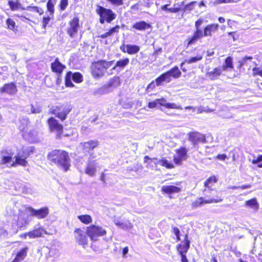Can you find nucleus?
<instances>
[{"label": "nucleus", "instance_id": "nucleus-1", "mask_svg": "<svg viewBox=\"0 0 262 262\" xmlns=\"http://www.w3.org/2000/svg\"><path fill=\"white\" fill-rule=\"evenodd\" d=\"M204 23L203 18L200 17L194 23L195 31L192 36L188 37L186 40V46L194 45L198 40L205 37H211L213 33L219 29L218 24H210L206 25L202 30L201 26Z\"/></svg>", "mask_w": 262, "mask_h": 262}, {"label": "nucleus", "instance_id": "nucleus-2", "mask_svg": "<svg viewBox=\"0 0 262 262\" xmlns=\"http://www.w3.org/2000/svg\"><path fill=\"white\" fill-rule=\"evenodd\" d=\"M47 159L51 164H54L68 171L71 166V159L69 152L64 150L55 149L49 151Z\"/></svg>", "mask_w": 262, "mask_h": 262}, {"label": "nucleus", "instance_id": "nucleus-3", "mask_svg": "<svg viewBox=\"0 0 262 262\" xmlns=\"http://www.w3.org/2000/svg\"><path fill=\"white\" fill-rule=\"evenodd\" d=\"M114 61L99 60L93 62L91 66V73L93 77L98 79L103 76L107 70L112 66Z\"/></svg>", "mask_w": 262, "mask_h": 262}, {"label": "nucleus", "instance_id": "nucleus-4", "mask_svg": "<svg viewBox=\"0 0 262 262\" xmlns=\"http://www.w3.org/2000/svg\"><path fill=\"white\" fill-rule=\"evenodd\" d=\"M72 110V106L70 104L68 103H60L53 106L50 110V113L54 115L61 121H63L67 119Z\"/></svg>", "mask_w": 262, "mask_h": 262}, {"label": "nucleus", "instance_id": "nucleus-5", "mask_svg": "<svg viewBox=\"0 0 262 262\" xmlns=\"http://www.w3.org/2000/svg\"><path fill=\"white\" fill-rule=\"evenodd\" d=\"M190 247V241L189 240L188 234H185L184 239L176 246L178 253L181 257V262H189L186 253L188 252Z\"/></svg>", "mask_w": 262, "mask_h": 262}, {"label": "nucleus", "instance_id": "nucleus-6", "mask_svg": "<svg viewBox=\"0 0 262 262\" xmlns=\"http://www.w3.org/2000/svg\"><path fill=\"white\" fill-rule=\"evenodd\" d=\"M96 12L99 15V22L101 24L105 22L110 24L116 17V14L111 9L101 6H98Z\"/></svg>", "mask_w": 262, "mask_h": 262}, {"label": "nucleus", "instance_id": "nucleus-7", "mask_svg": "<svg viewBox=\"0 0 262 262\" xmlns=\"http://www.w3.org/2000/svg\"><path fill=\"white\" fill-rule=\"evenodd\" d=\"M47 123L49 131L55 133L56 139H60L63 136L64 127L58 120L53 117H50L48 119Z\"/></svg>", "mask_w": 262, "mask_h": 262}, {"label": "nucleus", "instance_id": "nucleus-8", "mask_svg": "<svg viewBox=\"0 0 262 262\" xmlns=\"http://www.w3.org/2000/svg\"><path fill=\"white\" fill-rule=\"evenodd\" d=\"M206 198H207L206 199H205L203 196L198 198L191 203V208L195 209L204 204L217 203L221 202L223 200V198L219 194L218 192H217V194L214 196L210 198L206 195Z\"/></svg>", "mask_w": 262, "mask_h": 262}, {"label": "nucleus", "instance_id": "nucleus-9", "mask_svg": "<svg viewBox=\"0 0 262 262\" xmlns=\"http://www.w3.org/2000/svg\"><path fill=\"white\" fill-rule=\"evenodd\" d=\"M80 146L82 152L85 156L89 155V159L95 158L93 151L99 147V142L97 140H90L85 142H81Z\"/></svg>", "mask_w": 262, "mask_h": 262}, {"label": "nucleus", "instance_id": "nucleus-10", "mask_svg": "<svg viewBox=\"0 0 262 262\" xmlns=\"http://www.w3.org/2000/svg\"><path fill=\"white\" fill-rule=\"evenodd\" d=\"M86 233L90 239L96 241L99 236L106 234V231L101 226L91 225L86 227Z\"/></svg>", "mask_w": 262, "mask_h": 262}, {"label": "nucleus", "instance_id": "nucleus-11", "mask_svg": "<svg viewBox=\"0 0 262 262\" xmlns=\"http://www.w3.org/2000/svg\"><path fill=\"white\" fill-rule=\"evenodd\" d=\"M69 27L67 29V34L72 38L77 36L78 30L80 28L79 17L74 16L68 22Z\"/></svg>", "mask_w": 262, "mask_h": 262}, {"label": "nucleus", "instance_id": "nucleus-12", "mask_svg": "<svg viewBox=\"0 0 262 262\" xmlns=\"http://www.w3.org/2000/svg\"><path fill=\"white\" fill-rule=\"evenodd\" d=\"M72 79L76 83H80L83 80L82 75L78 72L72 73L71 71L66 73L64 77V83L66 87L73 88L74 86L72 82Z\"/></svg>", "mask_w": 262, "mask_h": 262}, {"label": "nucleus", "instance_id": "nucleus-13", "mask_svg": "<svg viewBox=\"0 0 262 262\" xmlns=\"http://www.w3.org/2000/svg\"><path fill=\"white\" fill-rule=\"evenodd\" d=\"M187 136L188 140L193 146L207 143L206 135L198 131L190 132L188 133Z\"/></svg>", "mask_w": 262, "mask_h": 262}, {"label": "nucleus", "instance_id": "nucleus-14", "mask_svg": "<svg viewBox=\"0 0 262 262\" xmlns=\"http://www.w3.org/2000/svg\"><path fill=\"white\" fill-rule=\"evenodd\" d=\"M74 238L78 245L85 246L88 244L89 240L86 230L84 231L81 228H76L74 231Z\"/></svg>", "mask_w": 262, "mask_h": 262}, {"label": "nucleus", "instance_id": "nucleus-15", "mask_svg": "<svg viewBox=\"0 0 262 262\" xmlns=\"http://www.w3.org/2000/svg\"><path fill=\"white\" fill-rule=\"evenodd\" d=\"M175 152L177 156L173 157V160L175 164L177 165H181L182 161L188 158V149L184 146H181L176 149Z\"/></svg>", "mask_w": 262, "mask_h": 262}, {"label": "nucleus", "instance_id": "nucleus-16", "mask_svg": "<svg viewBox=\"0 0 262 262\" xmlns=\"http://www.w3.org/2000/svg\"><path fill=\"white\" fill-rule=\"evenodd\" d=\"M66 69V65L62 64L58 57H56L51 63V69L53 73L56 74L58 79H60L64 70Z\"/></svg>", "mask_w": 262, "mask_h": 262}, {"label": "nucleus", "instance_id": "nucleus-17", "mask_svg": "<svg viewBox=\"0 0 262 262\" xmlns=\"http://www.w3.org/2000/svg\"><path fill=\"white\" fill-rule=\"evenodd\" d=\"M30 155V151L26 150H23L20 156L16 155L14 157L15 161L11 164V166L15 167L17 165L26 166L28 164L27 159L29 157Z\"/></svg>", "mask_w": 262, "mask_h": 262}, {"label": "nucleus", "instance_id": "nucleus-18", "mask_svg": "<svg viewBox=\"0 0 262 262\" xmlns=\"http://www.w3.org/2000/svg\"><path fill=\"white\" fill-rule=\"evenodd\" d=\"M17 87L14 82H8L0 87V93L14 95L17 92Z\"/></svg>", "mask_w": 262, "mask_h": 262}, {"label": "nucleus", "instance_id": "nucleus-19", "mask_svg": "<svg viewBox=\"0 0 262 262\" xmlns=\"http://www.w3.org/2000/svg\"><path fill=\"white\" fill-rule=\"evenodd\" d=\"M28 210L31 212L32 216H35L38 219L45 218L49 214V209L47 207L41 208L39 209H35L31 207L28 208Z\"/></svg>", "mask_w": 262, "mask_h": 262}, {"label": "nucleus", "instance_id": "nucleus-20", "mask_svg": "<svg viewBox=\"0 0 262 262\" xmlns=\"http://www.w3.org/2000/svg\"><path fill=\"white\" fill-rule=\"evenodd\" d=\"M120 49L122 52L127 53L129 55L137 54L140 50V48L139 46L130 44H122L120 46Z\"/></svg>", "mask_w": 262, "mask_h": 262}, {"label": "nucleus", "instance_id": "nucleus-21", "mask_svg": "<svg viewBox=\"0 0 262 262\" xmlns=\"http://www.w3.org/2000/svg\"><path fill=\"white\" fill-rule=\"evenodd\" d=\"M181 191V187L174 185H163L161 188L162 193L168 195L170 198H171L170 196L171 194L179 193Z\"/></svg>", "mask_w": 262, "mask_h": 262}, {"label": "nucleus", "instance_id": "nucleus-22", "mask_svg": "<svg viewBox=\"0 0 262 262\" xmlns=\"http://www.w3.org/2000/svg\"><path fill=\"white\" fill-rule=\"evenodd\" d=\"M96 160L92 161L91 159H89L85 166L84 171L85 173L89 176H94L96 172Z\"/></svg>", "mask_w": 262, "mask_h": 262}, {"label": "nucleus", "instance_id": "nucleus-23", "mask_svg": "<svg viewBox=\"0 0 262 262\" xmlns=\"http://www.w3.org/2000/svg\"><path fill=\"white\" fill-rule=\"evenodd\" d=\"M121 84V79L119 76H115L111 78L109 81L104 85L105 89H116Z\"/></svg>", "mask_w": 262, "mask_h": 262}, {"label": "nucleus", "instance_id": "nucleus-24", "mask_svg": "<svg viewBox=\"0 0 262 262\" xmlns=\"http://www.w3.org/2000/svg\"><path fill=\"white\" fill-rule=\"evenodd\" d=\"M46 231L42 228H36L25 234V237L27 235L30 238L41 237L44 234H46Z\"/></svg>", "mask_w": 262, "mask_h": 262}, {"label": "nucleus", "instance_id": "nucleus-25", "mask_svg": "<svg viewBox=\"0 0 262 262\" xmlns=\"http://www.w3.org/2000/svg\"><path fill=\"white\" fill-rule=\"evenodd\" d=\"M156 100L157 101L158 105L159 104L160 106H164L166 108L177 110L182 109V107L180 105H177L174 103H166V99L163 97L157 99Z\"/></svg>", "mask_w": 262, "mask_h": 262}, {"label": "nucleus", "instance_id": "nucleus-26", "mask_svg": "<svg viewBox=\"0 0 262 262\" xmlns=\"http://www.w3.org/2000/svg\"><path fill=\"white\" fill-rule=\"evenodd\" d=\"M223 70L221 67L214 68L212 70L206 72V76L211 80L216 79L222 74Z\"/></svg>", "mask_w": 262, "mask_h": 262}, {"label": "nucleus", "instance_id": "nucleus-27", "mask_svg": "<svg viewBox=\"0 0 262 262\" xmlns=\"http://www.w3.org/2000/svg\"><path fill=\"white\" fill-rule=\"evenodd\" d=\"M218 181V178L215 175H212L209 177L204 183V186L205 189L204 192L207 189L209 190H212V187L216 184Z\"/></svg>", "mask_w": 262, "mask_h": 262}, {"label": "nucleus", "instance_id": "nucleus-28", "mask_svg": "<svg viewBox=\"0 0 262 262\" xmlns=\"http://www.w3.org/2000/svg\"><path fill=\"white\" fill-rule=\"evenodd\" d=\"M132 28L138 31H144L147 29H151L152 26L150 23L142 20L134 24Z\"/></svg>", "mask_w": 262, "mask_h": 262}, {"label": "nucleus", "instance_id": "nucleus-29", "mask_svg": "<svg viewBox=\"0 0 262 262\" xmlns=\"http://www.w3.org/2000/svg\"><path fill=\"white\" fill-rule=\"evenodd\" d=\"M166 73L168 75L169 78L172 77L174 79H178L182 75V72L177 66H174L173 68L166 71Z\"/></svg>", "mask_w": 262, "mask_h": 262}, {"label": "nucleus", "instance_id": "nucleus-30", "mask_svg": "<svg viewBox=\"0 0 262 262\" xmlns=\"http://www.w3.org/2000/svg\"><path fill=\"white\" fill-rule=\"evenodd\" d=\"M171 81V78H169L168 75L166 74V72L161 74L155 79L157 86L161 85L164 82L169 83Z\"/></svg>", "mask_w": 262, "mask_h": 262}, {"label": "nucleus", "instance_id": "nucleus-31", "mask_svg": "<svg viewBox=\"0 0 262 262\" xmlns=\"http://www.w3.org/2000/svg\"><path fill=\"white\" fill-rule=\"evenodd\" d=\"M169 5V4H165L162 6L161 7V9L163 11L171 13H176L183 10V9L180 6H179L178 7H176V4H174L173 7L172 8H168V6Z\"/></svg>", "mask_w": 262, "mask_h": 262}, {"label": "nucleus", "instance_id": "nucleus-32", "mask_svg": "<svg viewBox=\"0 0 262 262\" xmlns=\"http://www.w3.org/2000/svg\"><path fill=\"white\" fill-rule=\"evenodd\" d=\"M223 71H227L234 68L233 58L228 56L224 60V64L221 67Z\"/></svg>", "mask_w": 262, "mask_h": 262}, {"label": "nucleus", "instance_id": "nucleus-33", "mask_svg": "<svg viewBox=\"0 0 262 262\" xmlns=\"http://www.w3.org/2000/svg\"><path fill=\"white\" fill-rule=\"evenodd\" d=\"M203 59V55L202 54H198L194 57H191L189 59H185L180 63V67H182L185 63L191 64L192 63L197 62Z\"/></svg>", "mask_w": 262, "mask_h": 262}, {"label": "nucleus", "instance_id": "nucleus-34", "mask_svg": "<svg viewBox=\"0 0 262 262\" xmlns=\"http://www.w3.org/2000/svg\"><path fill=\"white\" fill-rule=\"evenodd\" d=\"M8 5L10 7V9L12 11H16L19 9L24 10L26 8L22 7L21 4L19 3L18 0H16L15 2L12 1H8Z\"/></svg>", "mask_w": 262, "mask_h": 262}, {"label": "nucleus", "instance_id": "nucleus-35", "mask_svg": "<svg viewBox=\"0 0 262 262\" xmlns=\"http://www.w3.org/2000/svg\"><path fill=\"white\" fill-rule=\"evenodd\" d=\"M120 28V26L116 25L115 27L110 28L107 32L101 34L99 36V37L101 38H106L107 37L112 35L114 33H118Z\"/></svg>", "mask_w": 262, "mask_h": 262}, {"label": "nucleus", "instance_id": "nucleus-36", "mask_svg": "<svg viewBox=\"0 0 262 262\" xmlns=\"http://www.w3.org/2000/svg\"><path fill=\"white\" fill-rule=\"evenodd\" d=\"M2 152L7 154V155H2L1 157L2 164L5 165L11 162L13 156L12 153L8 152L7 150L3 151Z\"/></svg>", "mask_w": 262, "mask_h": 262}, {"label": "nucleus", "instance_id": "nucleus-37", "mask_svg": "<svg viewBox=\"0 0 262 262\" xmlns=\"http://www.w3.org/2000/svg\"><path fill=\"white\" fill-rule=\"evenodd\" d=\"M129 62V60L128 58H125L122 59L118 60L115 66L112 68V70H115L116 68H119V69H123L128 64Z\"/></svg>", "mask_w": 262, "mask_h": 262}, {"label": "nucleus", "instance_id": "nucleus-38", "mask_svg": "<svg viewBox=\"0 0 262 262\" xmlns=\"http://www.w3.org/2000/svg\"><path fill=\"white\" fill-rule=\"evenodd\" d=\"M246 206H249L254 210H257L259 208V204L256 198H252L245 202Z\"/></svg>", "mask_w": 262, "mask_h": 262}, {"label": "nucleus", "instance_id": "nucleus-39", "mask_svg": "<svg viewBox=\"0 0 262 262\" xmlns=\"http://www.w3.org/2000/svg\"><path fill=\"white\" fill-rule=\"evenodd\" d=\"M144 162L147 164V167L152 166V164L157 165L158 164V159L157 158H150L148 156H145L144 157Z\"/></svg>", "mask_w": 262, "mask_h": 262}, {"label": "nucleus", "instance_id": "nucleus-40", "mask_svg": "<svg viewBox=\"0 0 262 262\" xmlns=\"http://www.w3.org/2000/svg\"><path fill=\"white\" fill-rule=\"evenodd\" d=\"M158 162L162 166L165 167L167 169H172L174 167V165L165 158H162L159 161L158 160Z\"/></svg>", "mask_w": 262, "mask_h": 262}, {"label": "nucleus", "instance_id": "nucleus-41", "mask_svg": "<svg viewBox=\"0 0 262 262\" xmlns=\"http://www.w3.org/2000/svg\"><path fill=\"white\" fill-rule=\"evenodd\" d=\"M78 219L85 225H88L93 221L92 217L89 214L80 215L78 216Z\"/></svg>", "mask_w": 262, "mask_h": 262}, {"label": "nucleus", "instance_id": "nucleus-42", "mask_svg": "<svg viewBox=\"0 0 262 262\" xmlns=\"http://www.w3.org/2000/svg\"><path fill=\"white\" fill-rule=\"evenodd\" d=\"M55 2L53 0H48L47 3V10L49 12L50 15L53 17L55 12Z\"/></svg>", "mask_w": 262, "mask_h": 262}, {"label": "nucleus", "instance_id": "nucleus-43", "mask_svg": "<svg viewBox=\"0 0 262 262\" xmlns=\"http://www.w3.org/2000/svg\"><path fill=\"white\" fill-rule=\"evenodd\" d=\"M6 24L7 28L13 31L17 30V26L16 25L15 21L10 18H8L6 19Z\"/></svg>", "mask_w": 262, "mask_h": 262}, {"label": "nucleus", "instance_id": "nucleus-44", "mask_svg": "<svg viewBox=\"0 0 262 262\" xmlns=\"http://www.w3.org/2000/svg\"><path fill=\"white\" fill-rule=\"evenodd\" d=\"M26 10L35 11L36 12L38 13L40 15H42L43 13V10L41 8L37 6H28L26 8Z\"/></svg>", "mask_w": 262, "mask_h": 262}, {"label": "nucleus", "instance_id": "nucleus-45", "mask_svg": "<svg viewBox=\"0 0 262 262\" xmlns=\"http://www.w3.org/2000/svg\"><path fill=\"white\" fill-rule=\"evenodd\" d=\"M68 0H60L58 7L60 11L65 10L68 6Z\"/></svg>", "mask_w": 262, "mask_h": 262}, {"label": "nucleus", "instance_id": "nucleus-46", "mask_svg": "<svg viewBox=\"0 0 262 262\" xmlns=\"http://www.w3.org/2000/svg\"><path fill=\"white\" fill-rule=\"evenodd\" d=\"M53 17H52V16L50 17L49 16H43L42 17V29H46L48 24H49V23L50 21V20L51 19V18H52Z\"/></svg>", "mask_w": 262, "mask_h": 262}, {"label": "nucleus", "instance_id": "nucleus-47", "mask_svg": "<svg viewBox=\"0 0 262 262\" xmlns=\"http://www.w3.org/2000/svg\"><path fill=\"white\" fill-rule=\"evenodd\" d=\"M172 232L176 236V241H180V229L176 226L172 227Z\"/></svg>", "mask_w": 262, "mask_h": 262}, {"label": "nucleus", "instance_id": "nucleus-48", "mask_svg": "<svg viewBox=\"0 0 262 262\" xmlns=\"http://www.w3.org/2000/svg\"><path fill=\"white\" fill-rule=\"evenodd\" d=\"M196 3V1H192L187 4L185 7V9L189 11H192L194 9V5Z\"/></svg>", "mask_w": 262, "mask_h": 262}, {"label": "nucleus", "instance_id": "nucleus-49", "mask_svg": "<svg viewBox=\"0 0 262 262\" xmlns=\"http://www.w3.org/2000/svg\"><path fill=\"white\" fill-rule=\"evenodd\" d=\"M239 1L240 0H216L215 3L217 4H220L223 3H234Z\"/></svg>", "mask_w": 262, "mask_h": 262}, {"label": "nucleus", "instance_id": "nucleus-50", "mask_svg": "<svg viewBox=\"0 0 262 262\" xmlns=\"http://www.w3.org/2000/svg\"><path fill=\"white\" fill-rule=\"evenodd\" d=\"M262 69L259 67H254L252 69V75L253 76H259Z\"/></svg>", "mask_w": 262, "mask_h": 262}, {"label": "nucleus", "instance_id": "nucleus-51", "mask_svg": "<svg viewBox=\"0 0 262 262\" xmlns=\"http://www.w3.org/2000/svg\"><path fill=\"white\" fill-rule=\"evenodd\" d=\"M157 105L158 104L156 99L154 101L148 102L147 104V107L149 108H154L156 107Z\"/></svg>", "mask_w": 262, "mask_h": 262}, {"label": "nucleus", "instance_id": "nucleus-52", "mask_svg": "<svg viewBox=\"0 0 262 262\" xmlns=\"http://www.w3.org/2000/svg\"><path fill=\"white\" fill-rule=\"evenodd\" d=\"M261 161H262V155H259L257 156L256 158H254L251 161V163L252 164H256Z\"/></svg>", "mask_w": 262, "mask_h": 262}, {"label": "nucleus", "instance_id": "nucleus-53", "mask_svg": "<svg viewBox=\"0 0 262 262\" xmlns=\"http://www.w3.org/2000/svg\"><path fill=\"white\" fill-rule=\"evenodd\" d=\"M156 85V82H155V80H152L150 83H149L147 86V88H146V90H152L153 89H154L155 88Z\"/></svg>", "mask_w": 262, "mask_h": 262}, {"label": "nucleus", "instance_id": "nucleus-54", "mask_svg": "<svg viewBox=\"0 0 262 262\" xmlns=\"http://www.w3.org/2000/svg\"><path fill=\"white\" fill-rule=\"evenodd\" d=\"M31 112L33 114H38L41 112V109L39 107L35 108L33 105H31Z\"/></svg>", "mask_w": 262, "mask_h": 262}, {"label": "nucleus", "instance_id": "nucleus-55", "mask_svg": "<svg viewBox=\"0 0 262 262\" xmlns=\"http://www.w3.org/2000/svg\"><path fill=\"white\" fill-rule=\"evenodd\" d=\"M162 52V48H159L158 49L155 50L153 53L152 55L156 58L159 54H161Z\"/></svg>", "mask_w": 262, "mask_h": 262}, {"label": "nucleus", "instance_id": "nucleus-56", "mask_svg": "<svg viewBox=\"0 0 262 262\" xmlns=\"http://www.w3.org/2000/svg\"><path fill=\"white\" fill-rule=\"evenodd\" d=\"M216 158L219 160L222 161H225L226 159H227V157L226 155L223 154H219L216 156Z\"/></svg>", "mask_w": 262, "mask_h": 262}, {"label": "nucleus", "instance_id": "nucleus-57", "mask_svg": "<svg viewBox=\"0 0 262 262\" xmlns=\"http://www.w3.org/2000/svg\"><path fill=\"white\" fill-rule=\"evenodd\" d=\"M251 185L250 184H245L238 187H234L233 188H239L241 189H246L251 188Z\"/></svg>", "mask_w": 262, "mask_h": 262}, {"label": "nucleus", "instance_id": "nucleus-58", "mask_svg": "<svg viewBox=\"0 0 262 262\" xmlns=\"http://www.w3.org/2000/svg\"><path fill=\"white\" fill-rule=\"evenodd\" d=\"M128 247L127 246H126L124 248H123L122 250V254L123 257H126V255L128 253Z\"/></svg>", "mask_w": 262, "mask_h": 262}, {"label": "nucleus", "instance_id": "nucleus-59", "mask_svg": "<svg viewBox=\"0 0 262 262\" xmlns=\"http://www.w3.org/2000/svg\"><path fill=\"white\" fill-rule=\"evenodd\" d=\"M115 224L118 226V227H120L122 228H124L125 227H126L127 226L125 224L123 223H122V222H117L115 223Z\"/></svg>", "mask_w": 262, "mask_h": 262}, {"label": "nucleus", "instance_id": "nucleus-60", "mask_svg": "<svg viewBox=\"0 0 262 262\" xmlns=\"http://www.w3.org/2000/svg\"><path fill=\"white\" fill-rule=\"evenodd\" d=\"M246 62H245V61L243 59L242 61H238V64L237 66V68L238 69H241L243 66L245 64Z\"/></svg>", "mask_w": 262, "mask_h": 262}, {"label": "nucleus", "instance_id": "nucleus-61", "mask_svg": "<svg viewBox=\"0 0 262 262\" xmlns=\"http://www.w3.org/2000/svg\"><path fill=\"white\" fill-rule=\"evenodd\" d=\"M105 174H104V172H101V175H100V179L103 183H105L106 182V180H105Z\"/></svg>", "mask_w": 262, "mask_h": 262}, {"label": "nucleus", "instance_id": "nucleus-62", "mask_svg": "<svg viewBox=\"0 0 262 262\" xmlns=\"http://www.w3.org/2000/svg\"><path fill=\"white\" fill-rule=\"evenodd\" d=\"M253 59V57L252 56H245L244 58H243V60L245 61V62H246V60H252Z\"/></svg>", "mask_w": 262, "mask_h": 262}, {"label": "nucleus", "instance_id": "nucleus-63", "mask_svg": "<svg viewBox=\"0 0 262 262\" xmlns=\"http://www.w3.org/2000/svg\"><path fill=\"white\" fill-rule=\"evenodd\" d=\"M218 20L220 23H224L225 22V19L223 17H219L218 18Z\"/></svg>", "mask_w": 262, "mask_h": 262}, {"label": "nucleus", "instance_id": "nucleus-64", "mask_svg": "<svg viewBox=\"0 0 262 262\" xmlns=\"http://www.w3.org/2000/svg\"><path fill=\"white\" fill-rule=\"evenodd\" d=\"M211 262H217V260L215 256H213L211 259Z\"/></svg>", "mask_w": 262, "mask_h": 262}]
</instances>
